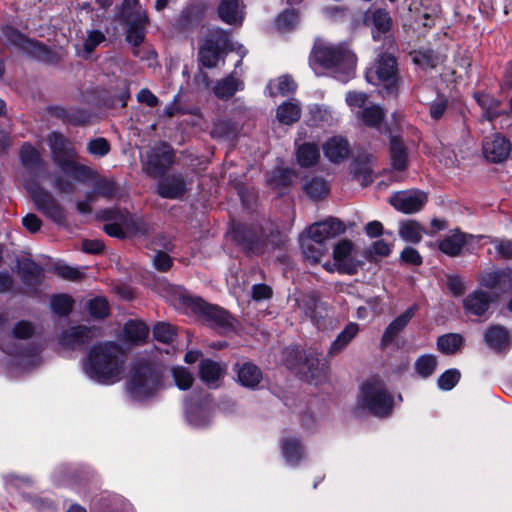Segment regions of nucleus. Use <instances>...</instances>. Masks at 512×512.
Segmentation results:
<instances>
[{
	"label": "nucleus",
	"instance_id": "c03bdc74",
	"mask_svg": "<svg viewBox=\"0 0 512 512\" xmlns=\"http://www.w3.org/2000/svg\"><path fill=\"white\" fill-rule=\"evenodd\" d=\"M463 337L458 333H447L437 339V349L446 355L456 353L463 345Z\"/></svg>",
	"mask_w": 512,
	"mask_h": 512
},
{
	"label": "nucleus",
	"instance_id": "bf43d9fd",
	"mask_svg": "<svg viewBox=\"0 0 512 512\" xmlns=\"http://www.w3.org/2000/svg\"><path fill=\"white\" fill-rule=\"evenodd\" d=\"M153 336L157 341L169 344L173 342L176 333L169 323L159 322L153 328Z\"/></svg>",
	"mask_w": 512,
	"mask_h": 512
},
{
	"label": "nucleus",
	"instance_id": "09e8293b",
	"mask_svg": "<svg viewBox=\"0 0 512 512\" xmlns=\"http://www.w3.org/2000/svg\"><path fill=\"white\" fill-rule=\"evenodd\" d=\"M359 117L366 126L378 128L384 120L385 112L381 106L371 105L364 107Z\"/></svg>",
	"mask_w": 512,
	"mask_h": 512
},
{
	"label": "nucleus",
	"instance_id": "f03ea898",
	"mask_svg": "<svg viewBox=\"0 0 512 512\" xmlns=\"http://www.w3.org/2000/svg\"><path fill=\"white\" fill-rule=\"evenodd\" d=\"M9 315L6 311L0 312V349L12 356H34L38 347H23L20 341L31 339L36 334V326L27 320L16 322L12 329L8 325Z\"/></svg>",
	"mask_w": 512,
	"mask_h": 512
},
{
	"label": "nucleus",
	"instance_id": "4be33fe9",
	"mask_svg": "<svg viewBox=\"0 0 512 512\" xmlns=\"http://www.w3.org/2000/svg\"><path fill=\"white\" fill-rule=\"evenodd\" d=\"M365 22L368 26L372 27L374 40H379L381 36L389 32L392 27V18L384 9L368 11L365 14Z\"/></svg>",
	"mask_w": 512,
	"mask_h": 512
},
{
	"label": "nucleus",
	"instance_id": "c756f323",
	"mask_svg": "<svg viewBox=\"0 0 512 512\" xmlns=\"http://www.w3.org/2000/svg\"><path fill=\"white\" fill-rule=\"evenodd\" d=\"M463 304L467 313L482 316L489 309L490 296L486 292L476 290L465 297Z\"/></svg>",
	"mask_w": 512,
	"mask_h": 512
},
{
	"label": "nucleus",
	"instance_id": "a878e982",
	"mask_svg": "<svg viewBox=\"0 0 512 512\" xmlns=\"http://www.w3.org/2000/svg\"><path fill=\"white\" fill-rule=\"evenodd\" d=\"M324 155L333 163L344 161L350 153L348 141L341 136H333L323 145Z\"/></svg>",
	"mask_w": 512,
	"mask_h": 512
},
{
	"label": "nucleus",
	"instance_id": "58836bf2",
	"mask_svg": "<svg viewBox=\"0 0 512 512\" xmlns=\"http://www.w3.org/2000/svg\"><path fill=\"white\" fill-rule=\"evenodd\" d=\"M296 88L297 85L294 80L288 75H283L277 79L269 81L266 86V91L269 96L275 97L277 95L285 96L293 93Z\"/></svg>",
	"mask_w": 512,
	"mask_h": 512
},
{
	"label": "nucleus",
	"instance_id": "4c0bfd02",
	"mask_svg": "<svg viewBox=\"0 0 512 512\" xmlns=\"http://www.w3.org/2000/svg\"><path fill=\"white\" fill-rule=\"evenodd\" d=\"M474 98L478 105L483 109L482 118L487 121H493L500 115V101L493 96L485 93H474Z\"/></svg>",
	"mask_w": 512,
	"mask_h": 512
},
{
	"label": "nucleus",
	"instance_id": "dca6fc26",
	"mask_svg": "<svg viewBox=\"0 0 512 512\" xmlns=\"http://www.w3.org/2000/svg\"><path fill=\"white\" fill-rule=\"evenodd\" d=\"M285 353L287 355L286 365L290 369H299L300 371H303L304 368L307 367L312 378L318 377L321 373L325 372L324 366H322L321 370L318 371L320 361L313 353L306 355L304 361L302 352L297 348L287 349Z\"/></svg>",
	"mask_w": 512,
	"mask_h": 512
},
{
	"label": "nucleus",
	"instance_id": "052dcab7",
	"mask_svg": "<svg viewBox=\"0 0 512 512\" xmlns=\"http://www.w3.org/2000/svg\"><path fill=\"white\" fill-rule=\"evenodd\" d=\"M3 36L5 40L13 44L15 46H18L20 48H26L27 46H34L35 44L31 41H29L23 34H21L18 30L14 29L10 26H5L3 29Z\"/></svg>",
	"mask_w": 512,
	"mask_h": 512
},
{
	"label": "nucleus",
	"instance_id": "f704fd0d",
	"mask_svg": "<svg viewBox=\"0 0 512 512\" xmlns=\"http://www.w3.org/2000/svg\"><path fill=\"white\" fill-rule=\"evenodd\" d=\"M276 117L281 124L291 125L301 117L299 101L293 99L280 104L276 111Z\"/></svg>",
	"mask_w": 512,
	"mask_h": 512
},
{
	"label": "nucleus",
	"instance_id": "20e7f679",
	"mask_svg": "<svg viewBox=\"0 0 512 512\" xmlns=\"http://www.w3.org/2000/svg\"><path fill=\"white\" fill-rule=\"evenodd\" d=\"M235 54L238 58L232 59L235 64H240L247 54V49L238 44L228 49V34L222 29L210 30L202 43L199 46V62L200 64H217L219 61H224V55L232 56Z\"/></svg>",
	"mask_w": 512,
	"mask_h": 512
},
{
	"label": "nucleus",
	"instance_id": "8fccbe9b",
	"mask_svg": "<svg viewBox=\"0 0 512 512\" xmlns=\"http://www.w3.org/2000/svg\"><path fill=\"white\" fill-rule=\"evenodd\" d=\"M299 23V15L294 9H288L280 13L274 22L278 32L285 33L293 30Z\"/></svg>",
	"mask_w": 512,
	"mask_h": 512
},
{
	"label": "nucleus",
	"instance_id": "c9c22d12",
	"mask_svg": "<svg viewBox=\"0 0 512 512\" xmlns=\"http://www.w3.org/2000/svg\"><path fill=\"white\" fill-rule=\"evenodd\" d=\"M18 273L22 281L27 285L37 284L42 276L43 269L30 259H22L17 264Z\"/></svg>",
	"mask_w": 512,
	"mask_h": 512
},
{
	"label": "nucleus",
	"instance_id": "ddd939ff",
	"mask_svg": "<svg viewBox=\"0 0 512 512\" xmlns=\"http://www.w3.org/2000/svg\"><path fill=\"white\" fill-rule=\"evenodd\" d=\"M397 66H370L365 72L366 80L376 86H383L387 94L396 91Z\"/></svg>",
	"mask_w": 512,
	"mask_h": 512
},
{
	"label": "nucleus",
	"instance_id": "e2e57ef3",
	"mask_svg": "<svg viewBox=\"0 0 512 512\" xmlns=\"http://www.w3.org/2000/svg\"><path fill=\"white\" fill-rule=\"evenodd\" d=\"M87 151L96 157H104L110 152V144L107 139L98 137L87 143Z\"/></svg>",
	"mask_w": 512,
	"mask_h": 512
},
{
	"label": "nucleus",
	"instance_id": "ea45409f",
	"mask_svg": "<svg viewBox=\"0 0 512 512\" xmlns=\"http://www.w3.org/2000/svg\"><path fill=\"white\" fill-rule=\"evenodd\" d=\"M296 157L301 167L314 166L320 158L319 147L315 143H304L298 147Z\"/></svg>",
	"mask_w": 512,
	"mask_h": 512
},
{
	"label": "nucleus",
	"instance_id": "2f4dec72",
	"mask_svg": "<svg viewBox=\"0 0 512 512\" xmlns=\"http://www.w3.org/2000/svg\"><path fill=\"white\" fill-rule=\"evenodd\" d=\"M244 89V82L233 72L222 80L218 81L213 87V92L219 99H229L237 91Z\"/></svg>",
	"mask_w": 512,
	"mask_h": 512
},
{
	"label": "nucleus",
	"instance_id": "864d4df0",
	"mask_svg": "<svg viewBox=\"0 0 512 512\" xmlns=\"http://www.w3.org/2000/svg\"><path fill=\"white\" fill-rule=\"evenodd\" d=\"M124 229L127 235H144L148 232V225L143 218L126 213L122 215Z\"/></svg>",
	"mask_w": 512,
	"mask_h": 512
},
{
	"label": "nucleus",
	"instance_id": "a18cd8bd",
	"mask_svg": "<svg viewBox=\"0 0 512 512\" xmlns=\"http://www.w3.org/2000/svg\"><path fill=\"white\" fill-rule=\"evenodd\" d=\"M149 329L142 321L130 320L124 325L123 334L130 342H141L148 336Z\"/></svg>",
	"mask_w": 512,
	"mask_h": 512
},
{
	"label": "nucleus",
	"instance_id": "4468645a",
	"mask_svg": "<svg viewBox=\"0 0 512 512\" xmlns=\"http://www.w3.org/2000/svg\"><path fill=\"white\" fill-rule=\"evenodd\" d=\"M484 157L493 163H501L507 159L511 151L509 140L500 134L486 137L482 144Z\"/></svg>",
	"mask_w": 512,
	"mask_h": 512
},
{
	"label": "nucleus",
	"instance_id": "5fc2aeb1",
	"mask_svg": "<svg viewBox=\"0 0 512 512\" xmlns=\"http://www.w3.org/2000/svg\"><path fill=\"white\" fill-rule=\"evenodd\" d=\"M73 299L69 295H53L50 299L52 311L59 316H67L73 308Z\"/></svg>",
	"mask_w": 512,
	"mask_h": 512
},
{
	"label": "nucleus",
	"instance_id": "aec40b11",
	"mask_svg": "<svg viewBox=\"0 0 512 512\" xmlns=\"http://www.w3.org/2000/svg\"><path fill=\"white\" fill-rule=\"evenodd\" d=\"M33 198L38 209L47 217L56 223H62L65 221V215L62 207L49 192L40 190L34 193Z\"/></svg>",
	"mask_w": 512,
	"mask_h": 512
},
{
	"label": "nucleus",
	"instance_id": "680f3d73",
	"mask_svg": "<svg viewBox=\"0 0 512 512\" xmlns=\"http://www.w3.org/2000/svg\"><path fill=\"white\" fill-rule=\"evenodd\" d=\"M460 377L461 374L459 370L455 368L448 369L439 376L437 380L438 387L441 390L449 391L457 385V383L460 380Z\"/></svg>",
	"mask_w": 512,
	"mask_h": 512
},
{
	"label": "nucleus",
	"instance_id": "6ab92c4d",
	"mask_svg": "<svg viewBox=\"0 0 512 512\" xmlns=\"http://www.w3.org/2000/svg\"><path fill=\"white\" fill-rule=\"evenodd\" d=\"M186 192V180L181 174L168 175L162 178L157 184V193L162 198L178 199Z\"/></svg>",
	"mask_w": 512,
	"mask_h": 512
},
{
	"label": "nucleus",
	"instance_id": "de8ad7c7",
	"mask_svg": "<svg viewBox=\"0 0 512 512\" xmlns=\"http://www.w3.org/2000/svg\"><path fill=\"white\" fill-rule=\"evenodd\" d=\"M438 365L437 357L433 354H424L419 356L414 363V370L421 378H429L436 370Z\"/></svg>",
	"mask_w": 512,
	"mask_h": 512
},
{
	"label": "nucleus",
	"instance_id": "412c9836",
	"mask_svg": "<svg viewBox=\"0 0 512 512\" xmlns=\"http://www.w3.org/2000/svg\"><path fill=\"white\" fill-rule=\"evenodd\" d=\"M299 307L316 325H319L328 315L327 305L315 293L305 295L300 300Z\"/></svg>",
	"mask_w": 512,
	"mask_h": 512
},
{
	"label": "nucleus",
	"instance_id": "f8f14e48",
	"mask_svg": "<svg viewBox=\"0 0 512 512\" xmlns=\"http://www.w3.org/2000/svg\"><path fill=\"white\" fill-rule=\"evenodd\" d=\"M389 202L396 210L411 214L423 208L427 202V194L420 190L400 191L393 194Z\"/></svg>",
	"mask_w": 512,
	"mask_h": 512
},
{
	"label": "nucleus",
	"instance_id": "393cba45",
	"mask_svg": "<svg viewBox=\"0 0 512 512\" xmlns=\"http://www.w3.org/2000/svg\"><path fill=\"white\" fill-rule=\"evenodd\" d=\"M484 340L496 352L507 351L511 347L509 331L501 325L490 326L484 335Z\"/></svg>",
	"mask_w": 512,
	"mask_h": 512
},
{
	"label": "nucleus",
	"instance_id": "69168bd1",
	"mask_svg": "<svg viewBox=\"0 0 512 512\" xmlns=\"http://www.w3.org/2000/svg\"><path fill=\"white\" fill-rule=\"evenodd\" d=\"M22 164L25 167H34L40 161L39 152L30 144H24L20 150Z\"/></svg>",
	"mask_w": 512,
	"mask_h": 512
},
{
	"label": "nucleus",
	"instance_id": "6e6552de",
	"mask_svg": "<svg viewBox=\"0 0 512 512\" xmlns=\"http://www.w3.org/2000/svg\"><path fill=\"white\" fill-rule=\"evenodd\" d=\"M122 22L127 26V41L135 46L133 53L139 57L141 61L156 60L155 51L145 47H138L145 38L146 24L148 22L146 12L139 11L136 17Z\"/></svg>",
	"mask_w": 512,
	"mask_h": 512
},
{
	"label": "nucleus",
	"instance_id": "338daca9",
	"mask_svg": "<svg viewBox=\"0 0 512 512\" xmlns=\"http://www.w3.org/2000/svg\"><path fill=\"white\" fill-rule=\"evenodd\" d=\"M120 86V93L117 96L111 97L107 103H105L108 107H116L120 106L121 108L125 107L127 104V100L130 97L128 85L126 81L121 80L119 83Z\"/></svg>",
	"mask_w": 512,
	"mask_h": 512
},
{
	"label": "nucleus",
	"instance_id": "b1692460",
	"mask_svg": "<svg viewBox=\"0 0 512 512\" xmlns=\"http://www.w3.org/2000/svg\"><path fill=\"white\" fill-rule=\"evenodd\" d=\"M416 309L415 305L411 306L388 325L381 338L382 346H388L395 340L413 318Z\"/></svg>",
	"mask_w": 512,
	"mask_h": 512
},
{
	"label": "nucleus",
	"instance_id": "13d9d810",
	"mask_svg": "<svg viewBox=\"0 0 512 512\" xmlns=\"http://www.w3.org/2000/svg\"><path fill=\"white\" fill-rule=\"evenodd\" d=\"M172 376L176 386L181 390L189 389L194 382L193 374L185 367H174Z\"/></svg>",
	"mask_w": 512,
	"mask_h": 512
},
{
	"label": "nucleus",
	"instance_id": "1a4fd4ad",
	"mask_svg": "<svg viewBox=\"0 0 512 512\" xmlns=\"http://www.w3.org/2000/svg\"><path fill=\"white\" fill-rule=\"evenodd\" d=\"M174 156L173 149L165 143L150 149L143 162L145 172L152 177L163 176L173 165Z\"/></svg>",
	"mask_w": 512,
	"mask_h": 512
},
{
	"label": "nucleus",
	"instance_id": "0eeeda50",
	"mask_svg": "<svg viewBox=\"0 0 512 512\" xmlns=\"http://www.w3.org/2000/svg\"><path fill=\"white\" fill-rule=\"evenodd\" d=\"M182 304L195 314L203 317L212 325L221 328H231L234 325V318L223 308L211 305L199 297L191 295H182L180 297Z\"/></svg>",
	"mask_w": 512,
	"mask_h": 512
},
{
	"label": "nucleus",
	"instance_id": "a211bd4d",
	"mask_svg": "<svg viewBox=\"0 0 512 512\" xmlns=\"http://www.w3.org/2000/svg\"><path fill=\"white\" fill-rule=\"evenodd\" d=\"M345 230V225L339 219L330 217L322 222L312 224L307 233L318 242L325 243L326 240L344 233Z\"/></svg>",
	"mask_w": 512,
	"mask_h": 512
},
{
	"label": "nucleus",
	"instance_id": "f3484780",
	"mask_svg": "<svg viewBox=\"0 0 512 512\" xmlns=\"http://www.w3.org/2000/svg\"><path fill=\"white\" fill-rule=\"evenodd\" d=\"M353 249V243L347 239H343L335 245L333 258L340 273L353 275L357 272L358 265L352 258Z\"/></svg>",
	"mask_w": 512,
	"mask_h": 512
},
{
	"label": "nucleus",
	"instance_id": "2eb2a0df",
	"mask_svg": "<svg viewBox=\"0 0 512 512\" xmlns=\"http://www.w3.org/2000/svg\"><path fill=\"white\" fill-rule=\"evenodd\" d=\"M95 327L76 326L71 327L61 334L59 337V343L61 346L68 349H78L89 343L93 338L96 337Z\"/></svg>",
	"mask_w": 512,
	"mask_h": 512
},
{
	"label": "nucleus",
	"instance_id": "72a5a7b5",
	"mask_svg": "<svg viewBox=\"0 0 512 512\" xmlns=\"http://www.w3.org/2000/svg\"><path fill=\"white\" fill-rule=\"evenodd\" d=\"M237 377L241 385L254 388L260 383L262 372L255 364L244 362L242 365L238 366Z\"/></svg>",
	"mask_w": 512,
	"mask_h": 512
},
{
	"label": "nucleus",
	"instance_id": "7ed1b4c3",
	"mask_svg": "<svg viewBox=\"0 0 512 512\" xmlns=\"http://www.w3.org/2000/svg\"><path fill=\"white\" fill-rule=\"evenodd\" d=\"M356 409L365 410L379 418H385L392 414L394 397L383 380L371 378L360 387Z\"/></svg>",
	"mask_w": 512,
	"mask_h": 512
},
{
	"label": "nucleus",
	"instance_id": "a19ab883",
	"mask_svg": "<svg viewBox=\"0 0 512 512\" xmlns=\"http://www.w3.org/2000/svg\"><path fill=\"white\" fill-rule=\"evenodd\" d=\"M282 453L289 465L296 466L303 457V447L295 438H285L282 441Z\"/></svg>",
	"mask_w": 512,
	"mask_h": 512
},
{
	"label": "nucleus",
	"instance_id": "39448f33",
	"mask_svg": "<svg viewBox=\"0 0 512 512\" xmlns=\"http://www.w3.org/2000/svg\"><path fill=\"white\" fill-rule=\"evenodd\" d=\"M313 64H356L358 57L348 42L333 44L316 37L309 55Z\"/></svg>",
	"mask_w": 512,
	"mask_h": 512
},
{
	"label": "nucleus",
	"instance_id": "473e14b6",
	"mask_svg": "<svg viewBox=\"0 0 512 512\" xmlns=\"http://www.w3.org/2000/svg\"><path fill=\"white\" fill-rule=\"evenodd\" d=\"M300 244L304 257L312 263H318L328 250L325 243L318 242L308 233L301 236Z\"/></svg>",
	"mask_w": 512,
	"mask_h": 512
},
{
	"label": "nucleus",
	"instance_id": "f257e3e1",
	"mask_svg": "<svg viewBox=\"0 0 512 512\" xmlns=\"http://www.w3.org/2000/svg\"><path fill=\"white\" fill-rule=\"evenodd\" d=\"M126 355L114 342L100 343L91 348L83 362V370L94 381L114 384L125 370Z\"/></svg>",
	"mask_w": 512,
	"mask_h": 512
},
{
	"label": "nucleus",
	"instance_id": "5701e85b",
	"mask_svg": "<svg viewBox=\"0 0 512 512\" xmlns=\"http://www.w3.org/2000/svg\"><path fill=\"white\" fill-rule=\"evenodd\" d=\"M218 15L229 25H241L244 20V6L241 0H220Z\"/></svg>",
	"mask_w": 512,
	"mask_h": 512
},
{
	"label": "nucleus",
	"instance_id": "774afa93",
	"mask_svg": "<svg viewBox=\"0 0 512 512\" xmlns=\"http://www.w3.org/2000/svg\"><path fill=\"white\" fill-rule=\"evenodd\" d=\"M173 265L172 258L168 255V252L162 250H156L153 257V266L160 272H167Z\"/></svg>",
	"mask_w": 512,
	"mask_h": 512
},
{
	"label": "nucleus",
	"instance_id": "c85d7f7f",
	"mask_svg": "<svg viewBox=\"0 0 512 512\" xmlns=\"http://www.w3.org/2000/svg\"><path fill=\"white\" fill-rule=\"evenodd\" d=\"M390 161L394 170L405 171L408 166V149L402 139L392 136L390 139Z\"/></svg>",
	"mask_w": 512,
	"mask_h": 512
},
{
	"label": "nucleus",
	"instance_id": "4d7b16f0",
	"mask_svg": "<svg viewBox=\"0 0 512 512\" xmlns=\"http://www.w3.org/2000/svg\"><path fill=\"white\" fill-rule=\"evenodd\" d=\"M105 35L100 30H90L87 32V37L83 43V51L80 53L84 58H88V56L93 52V50L105 41Z\"/></svg>",
	"mask_w": 512,
	"mask_h": 512
},
{
	"label": "nucleus",
	"instance_id": "9d476101",
	"mask_svg": "<svg viewBox=\"0 0 512 512\" xmlns=\"http://www.w3.org/2000/svg\"><path fill=\"white\" fill-rule=\"evenodd\" d=\"M234 237L245 251L251 254H262L268 244V236L261 227L238 226Z\"/></svg>",
	"mask_w": 512,
	"mask_h": 512
},
{
	"label": "nucleus",
	"instance_id": "6e6d98bb",
	"mask_svg": "<svg viewBox=\"0 0 512 512\" xmlns=\"http://www.w3.org/2000/svg\"><path fill=\"white\" fill-rule=\"evenodd\" d=\"M86 308L94 319H104L109 314V305L104 297L90 299L86 304Z\"/></svg>",
	"mask_w": 512,
	"mask_h": 512
},
{
	"label": "nucleus",
	"instance_id": "0e129e2a",
	"mask_svg": "<svg viewBox=\"0 0 512 512\" xmlns=\"http://www.w3.org/2000/svg\"><path fill=\"white\" fill-rule=\"evenodd\" d=\"M335 79L347 83L355 77V66H324Z\"/></svg>",
	"mask_w": 512,
	"mask_h": 512
},
{
	"label": "nucleus",
	"instance_id": "7c9ffc66",
	"mask_svg": "<svg viewBox=\"0 0 512 512\" xmlns=\"http://www.w3.org/2000/svg\"><path fill=\"white\" fill-rule=\"evenodd\" d=\"M350 171L353 179L362 186H367L373 181L371 158L367 155L355 158L351 163Z\"/></svg>",
	"mask_w": 512,
	"mask_h": 512
},
{
	"label": "nucleus",
	"instance_id": "bb28decb",
	"mask_svg": "<svg viewBox=\"0 0 512 512\" xmlns=\"http://www.w3.org/2000/svg\"><path fill=\"white\" fill-rule=\"evenodd\" d=\"M225 369L216 361L203 359L199 364V377L210 388H217Z\"/></svg>",
	"mask_w": 512,
	"mask_h": 512
},
{
	"label": "nucleus",
	"instance_id": "79ce46f5",
	"mask_svg": "<svg viewBox=\"0 0 512 512\" xmlns=\"http://www.w3.org/2000/svg\"><path fill=\"white\" fill-rule=\"evenodd\" d=\"M359 332V325L351 322L340 332L330 347V354L340 353Z\"/></svg>",
	"mask_w": 512,
	"mask_h": 512
},
{
	"label": "nucleus",
	"instance_id": "49530a36",
	"mask_svg": "<svg viewBox=\"0 0 512 512\" xmlns=\"http://www.w3.org/2000/svg\"><path fill=\"white\" fill-rule=\"evenodd\" d=\"M186 417L189 423L195 427H204L210 422L209 411L192 402L186 403Z\"/></svg>",
	"mask_w": 512,
	"mask_h": 512
},
{
	"label": "nucleus",
	"instance_id": "423d86ee",
	"mask_svg": "<svg viewBox=\"0 0 512 512\" xmlns=\"http://www.w3.org/2000/svg\"><path fill=\"white\" fill-rule=\"evenodd\" d=\"M159 387L160 373L156 367L146 362H138L132 367L127 388L134 399H147L153 396Z\"/></svg>",
	"mask_w": 512,
	"mask_h": 512
},
{
	"label": "nucleus",
	"instance_id": "cd10ccee",
	"mask_svg": "<svg viewBox=\"0 0 512 512\" xmlns=\"http://www.w3.org/2000/svg\"><path fill=\"white\" fill-rule=\"evenodd\" d=\"M466 243L467 235L458 230H455L439 241L438 248L444 254L450 257H456L461 254L462 249Z\"/></svg>",
	"mask_w": 512,
	"mask_h": 512
},
{
	"label": "nucleus",
	"instance_id": "e433bc0d",
	"mask_svg": "<svg viewBox=\"0 0 512 512\" xmlns=\"http://www.w3.org/2000/svg\"><path fill=\"white\" fill-rule=\"evenodd\" d=\"M60 170L82 183L92 182L97 177V172L94 169L76 162L75 159Z\"/></svg>",
	"mask_w": 512,
	"mask_h": 512
},
{
	"label": "nucleus",
	"instance_id": "37998d69",
	"mask_svg": "<svg viewBox=\"0 0 512 512\" xmlns=\"http://www.w3.org/2000/svg\"><path fill=\"white\" fill-rule=\"evenodd\" d=\"M424 232V228L416 221L406 220L400 223L399 235L406 242L419 243Z\"/></svg>",
	"mask_w": 512,
	"mask_h": 512
},
{
	"label": "nucleus",
	"instance_id": "9b49d317",
	"mask_svg": "<svg viewBox=\"0 0 512 512\" xmlns=\"http://www.w3.org/2000/svg\"><path fill=\"white\" fill-rule=\"evenodd\" d=\"M47 142L51 150L53 162L60 169L78 156L72 143L59 132L54 131L50 133Z\"/></svg>",
	"mask_w": 512,
	"mask_h": 512
},
{
	"label": "nucleus",
	"instance_id": "3c124183",
	"mask_svg": "<svg viewBox=\"0 0 512 512\" xmlns=\"http://www.w3.org/2000/svg\"><path fill=\"white\" fill-rule=\"evenodd\" d=\"M303 189L309 197L319 200L328 194L329 185L321 177H312L305 182Z\"/></svg>",
	"mask_w": 512,
	"mask_h": 512
},
{
	"label": "nucleus",
	"instance_id": "603ef678",
	"mask_svg": "<svg viewBox=\"0 0 512 512\" xmlns=\"http://www.w3.org/2000/svg\"><path fill=\"white\" fill-rule=\"evenodd\" d=\"M92 183L95 192L100 197L113 199L118 193V185L113 179L101 177L97 174L96 179Z\"/></svg>",
	"mask_w": 512,
	"mask_h": 512
}]
</instances>
